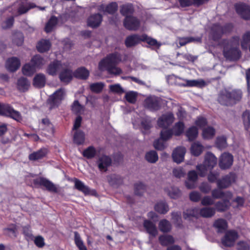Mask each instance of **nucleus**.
Wrapping results in <instances>:
<instances>
[{"label":"nucleus","instance_id":"2","mask_svg":"<svg viewBox=\"0 0 250 250\" xmlns=\"http://www.w3.org/2000/svg\"><path fill=\"white\" fill-rule=\"evenodd\" d=\"M242 97V92L240 90L234 89L230 91H223L218 97L219 102L223 105H230L239 102Z\"/></svg>","mask_w":250,"mask_h":250},{"label":"nucleus","instance_id":"18","mask_svg":"<svg viewBox=\"0 0 250 250\" xmlns=\"http://www.w3.org/2000/svg\"><path fill=\"white\" fill-rule=\"evenodd\" d=\"M237 13L243 18L250 19V7L243 3H238L235 6Z\"/></svg>","mask_w":250,"mask_h":250},{"label":"nucleus","instance_id":"9","mask_svg":"<svg viewBox=\"0 0 250 250\" xmlns=\"http://www.w3.org/2000/svg\"><path fill=\"white\" fill-rule=\"evenodd\" d=\"M231 28V25H229L224 28L219 25H215L211 29L210 37L214 41L217 40L221 37L223 34L229 32Z\"/></svg>","mask_w":250,"mask_h":250},{"label":"nucleus","instance_id":"61","mask_svg":"<svg viewBox=\"0 0 250 250\" xmlns=\"http://www.w3.org/2000/svg\"><path fill=\"white\" fill-rule=\"evenodd\" d=\"M104 84L102 83H96L91 84L90 85V89L95 93H99L102 91Z\"/></svg>","mask_w":250,"mask_h":250},{"label":"nucleus","instance_id":"23","mask_svg":"<svg viewBox=\"0 0 250 250\" xmlns=\"http://www.w3.org/2000/svg\"><path fill=\"white\" fill-rule=\"evenodd\" d=\"M144 227L146 229L147 232L150 235L149 238L155 237L158 234V230L155 225L147 220H145L144 222Z\"/></svg>","mask_w":250,"mask_h":250},{"label":"nucleus","instance_id":"26","mask_svg":"<svg viewBox=\"0 0 250 250\" xmlns=\"http://www.w3.org/2000/svg\"><path fill=\"white\" fill-rule=\"evenodd\" d=\"M111 163V159L106 156H102L98 161V166L99 169L102 171H105Z\"/></svg>","mask_w":250,"mask_h":250},{"label":"nucleus","instance_id":"7","mask_svg":"<svg viewBox=\"0 0 250 250\" xmlns=\"http://www.w3.org/2000/svg\"><path fill=\"white\" fill-rule=\"evenodd\" d=\"M233 162V156L229 153L225 152L219 158V166L222 169H227L231 167Z\"/></svg>","mask_w":250,"mask_h":250},{"label":"nucleus","instance_id":"21","mask_svg":"<svg viewBox=\"0 0 250 250\" xmlns=\"http://www.w3.org/2000/svg\"><path fill=\"white\" fill-rule=\"evenodd\" d=\"M186 152V149L185 147L179 146L176 148L172 155L173 161L178 164L183 162Z\"/></svg>","mask_w":250,"mask_h":250},{"label":"nucleus","instance_id":"14","mask_svg":"<svg viewBox=\"0 0 250 250\" xmlns=\"http://www.w3.org/2000/svg\"><path fill=\"white\" fill-rule=\"evenodd\" d=\"M174 116L171 113H167L163 115L158 120V125L166 128L169 126L174 121Z\"/></svg>","mask_w":250,"mask_h":250},{"label":"nucleus","instance_id":"30","mask_svg":"<svg viewBox=\"0 0 250 250\" xmlns=\"http://www.w3.org/2000/svg\"><path fill=\"white\" fill-rule=\"evenodd\" d=\"M215 208L211 207H205L199 208V216L205 218H210L214 216L215 213Z\"/></svg>","mask_w":250,"mask_h":250},{"label":"nucleus","instance_id":"40","mask_svg":"<svg viewBox=\"0 0 250 250\" xmlns=\"http://www.w3.org/2000/svg\"><path fill=\"white\" fill-rule=\"evenodd\" d=\"M51 46L50 42L49 41L42 40L39 42L37 46L38 50L40 52H44L48 51Z\"/></svg>","mask_w":250,"mask_h":250},{"label":"nucleus","instance_id":"43","mask_svg":"<svg viewBox=\"0 0 250 250\" xmlns=\"http://www.w3.org/2000/svg\"><path fill=\"white\" fill-rule=\"evenodd\" d=\"M18 89L22 91H25L28 89L30 86V83L25 78H21L19 79L17 83Z\"/></svg>","mask_w":250,"mask_h":250},{"label":"nucleus","instance_id":"48","mask_svg":"<svg viewBox=\"0 0 250 250\" xmlns=\"http://www.w3.org/2000/svg\"><path fill=\"white\" fill-rule=\"evenodd\" d=\"M84 133L83 131H78L74 134L73 140L77 145H81L84 143Z\"/></svg>","mask_w":250,"mask_h":250},{"label":"nucleus","instance_id":"58","mask_svg":"<svg viewBox=\"0 0 250 250\" xmlns=\"http://www.w3.org/2000/svg\"><path fill=\"white\" fill-rule=\"evenodd\" d=\"M242 118L245 128L248 130L250 127V112L248 110L244 112Z\"/></svg>","mask_w":250,"mask_h":250},{"label":"nucleus","instance_id":"28","mask_svg":"<svg viewBox=\"0 0 250 250\" xmlns=\"http://www.w3.org/2000/svg\"><path fill=\"white\" fill-rule=\"evenodd\" d=\"M231 199L224 198L222 201L217 202L215 204V210L219 212H223L228 209L231 205L230 202Z\"/></svg>","mask_w":250,"mask_h":250},{"label":"nucleus","instance_id":"49","mask_svg":"<svg viewBox=\"0 0 250 250\" xmlns=\"http://www.w3.org/2000/svg\"><path fill=\"white\" fill-rule=\"evenodd\" d=\"M146 159L150 163L156 162L158 159V156L155 151L151 150L147 152L146 154Z\"/></svg>","mask_w":250,"mask_h":250},{"label":"nucleus","instance_id":"35","mask_svg":"<svg viewBox=\"0 0 250 250\" xmlns=\"http://www.w3.org/2000/svg\"><path fill=\"white\" fill-rule=\"evenodd\" d=\"M46 82L45 77L44 74H38L35 76L33 80V84L37 87H42L44 86Z\"/></svg>","mask_w":250,"mask_h":250},{"label":"nucleus","instance_id":"24","mask_svg":"<svg viewBox=\"0 0 250 250\" xmlns=\"http://www.w3.org/2000/svg\"><path fill=\"white\" fill-rule=\"evenodd\" d=\"M221 188H216L212 190L211 195L214 199H221V198H232V194L231 192L227 191L223 192Z\"/></svg>","mask_w":250,"mask_h":250},{"label":"nucleus","instance_id":"38","mask_svg":"<svg viewBox=\"0 0 250 250\" xmlns=\"http://www.w3.org/2000/svg\"><path fill=\"white\" fill-rule=\"evenodd\" d=\"M155 210L159 213L165 214L169 210L168 206L164 201H161L157 203L155 207Z\"/></svg>","mask_w":250,"mask_h":250},{"label":"nucleus","instance_id":"51","mask_svg":"<svg viewBox=\"0 0 250 250\" xmlns=\"http://www.w3.org/2000/svg\"><path fill=\"white\" fill-rule=\"evenodd\" d=\"M250 42V31L245 33L242 37L241 42V47L244 49H247Z\"/></svg>","mask_w":250,"mask_h":250},{"label":"nucleus","instance_id":"62","mask_svg":"<svg viewBox=\"0 0 250 250\" xmlns=\"http://www.w3.org/2000/svg\"><path fill=\"white\" fill-rule=\"evenodd\" d=\"M125 97L127 102L130 103H134L136 100L137 93L133 91H129L126 93Z\"/></svg>","mask_w":250,"mask_h":250},{"label":"nucleus","instance_id":"50","mask_svg":"<svg viewBox=\"0 0 250 250\" xmlns=\"http://www.w3.org/2000/svg\"><path fill=\"white\" fill-rule=\"evenodd\" d=\"M159 228L163 232L169 231L171 229L170 223L168 221L163 219L159 222Z\"/></svg>","mask_w":250,"mask_h":250},{"label":"nucleus","instance_id":"54","mask_svg":"<svg viewBox=\"0 0 250 250\" xmlns=\"http://www.w3.org/2000/svg\"><path fill=\"white\" fill-rule=\"evenodd\" d=\"M198 133L197 127L192 126L187 130L186 135L190 141H192L197 137Z\"/></svg>","mask_w":250,"mask_h":250},{"label":"nucleus","instance_id":"5","mask_svg":"<svg viewBox=\"0 0 250 250\" xmlns=\"http://www.w3.org/2000/svg\"><path fill=\"white\" fill-rule=\"evenodd\" d=\"M141 41H145L151 45L160 46V44L156 40L152 39L145 34L142 35L141 36L138 35H133L128 36L125 40V44L127 47H131L136 45Z\"/></svg>","mask_w":250,"mask_h":250},{"label":"nucleus","instance_id":"29","mask_svg":"<svg viewBox=\"0 0 250 250\" xmlns=\"http://www.w3.org/2000/svg\"><path fill=\"white\" fill-rule=\"evenodd\" d=\"M118 9V5L116 2H111L110 4L105 5L102 4L99 7V10L104 13L113 14Z\"/></svg>","mask_w":250,"mask_h":250},{"label":"nucleus","instance_id":"19","mask_svg":"<svg viewBox=\"0 0 250 250\" xmlns=\"http://www.w3.org/2000/svg\"><path fill=\"white\" fill-rule=\"evenodd\" d=\"M20 60L15 57L8 58L5 62L6 69L11 72L16 71L20 67Z\"/></svg>","mask_w":250,"mask_h":250},{"label":"nucleus","instance_id":"53","mask_svg":"<svg viewBox=\"0 0 250 250\" xmlns=\"http://www.w3.org/2000/svg\"><path fill=\"white\" fill-rule=\"evenodd\" d=\"M42 124L44 130H46L50 134H53V125L47 119H43Z\"/></svg>","mask_w":250,"mask_h":250},{"label":"nucleus","instance_id":"47","mask_svg":"<svg viewBox=\"0 0 250 250\" xmlns=\"http://www.w3.org/2000/svg\"><path fill=\"white\" fill-rule=\"evenodd\" d=\"M35 6L33 3H27L23 2L18 8V13L19 14H22L26 13L30 9L33 8Z\"/></svg>","mask_w":250,"mask_h":250},{"label":"nucleus","instance_id":"32","mask_svg":"<svg viewBox=\"0 0 250 250\" xmlns=\"http://www.w3.org/2000/svg\"><path fill=\"white\" fill-rule=\"evenodd\" d=\"M185 125L182 122H179L175 124L172 130L164 129L163 130H169L172 133V135L179 136L184 132Z\"/></svg>","mask_w":250,"mask_h":250},{"label":"nucleus","instance_id":"45","mask_svg":"<svg viewBox=\"0 0 250 250\" xmlns=\"http://www.w3.org/2000/svg\"><path fill=\"white\" fill-rule=\"evenodd\" d=\"M199 208H194L191 209H187L184 212V217L185 219H188L190 217H198L199 216Z\"/></svg>","mask_w":250,"mask_h":250},{"label":"nucleus","instance_id":"13","mask_svg":"<svg viewBox=\"0 0 250 250\" xmlns=\"http://www.w3.org/2000/svg\"><path fill=\"white\" fill-rule=\"evenodd\" d=\"M238 237V234L235 231L230 230L226 233L224 237L222 239V242L224 245L230 247L233 245Z\"/></svg>","mask_w":250,"mask_h":250},{"label":"nucleus","instance_id":"3","mask_svg":"<svg viewBox=\"0 0 250 250\" xmlns=\"http://www.w3.org/2000/svg\"><path fill=\"white\" fill-rule=\"evenodd\" d=\"M239 38L233 37L224 47V56L230 60H237L241 57V51L239 49Z\"/></svg>","mask_w":250,"mask_h":250},{"label":"nucleus","instance_id":"11","mask_svg":"<svg viewBox=\"0 0 250 250\" xmlns=\"http://www.w3.org/2000/svg\"><path fill=\"white\" fill-rule=\"evenodd\" d=\"M73 76L74 74L68 64L63 63V68L59 75L61 81L64 83H68L71 81Z\"/></svg>","mask_w":250,"mask_h":250},{"label":"nucleus","instance_id":"6","mask_svg":"<svg viewBox=\"0 0 250 250\" xmlns=\"http://www.w3.org/2000/svg\"><path fill=\"white\" fill-rule=\"evenodd\" d=\"M0 115L10 117L18 121L21 120L20 113L15 111L9 104H1L0 108Z\"/></svg>","mask_w":250,"mask_h":250},{"label":"nucleus","instance_id":"55","mask_svg":"<svg viewBox=\"0 0 250 250\" xmlns=\"http://www.w3.org/2000/svg\"><path fill=\"white\" fill-rule=\"evenodd\" d=\"M96 153V150L95 148L92 146H90L85 149L83 153V154L84 157L90 159L93 158Z\"/></svg>","mask_w":250,"mask_h":250},{"label":"nucleus","instance_id":"8","mask_svg":"<svg viewBox=\"0 0 250 250\" xmlns=\"http://www.w3.org/2000/svg\"><path fill=\"white\" fill-rule=\"evenodd\" d=\"M172 137V133L169 130H162L161 132L160 139L155 141L154 143V147L158 150H162L166 147L164 141H167Z\"/></svg>","mask_w":250,"mask_h":250},{"label":"nucleus","instance_id":"16","mask_svg":"<svg viewBox=\"0 0 250 250\" xmlns=\"http://www.w3.org/2000/svg\"><path fill=\"white\" fill-rule=\"evenodd\" d=\"M63 66V63L58 61H54L49 64L46 69V72L50 75L56 76L58 72L61 73Z\"/></svg>","mask_w":250,"mask_h":250},{"label":"nucleus","instance_id":"60","mask_svg":"<svg viewBox=\"0 0 250 250\" xmlns=\"http://www.w3.org/2000/svg\"><path fill=\"white\" fill-rule=\"evenodd\" d=\"M109 88L110 91L114 93L121 94L125 92L123 88L119 84L110 85H109Z\"/></svg>","mask_w":250,"mask_h":250},{"label":"nucleus","instance_id":"44","mask_svg":"<svg viewBox=\"0 0 250 250\" xmlns=\"http://www.w3.org/2000/svg\"><path fill=\"white\" fill-rule=\"evenodd\" d=\"M215 129L210 126L204 128L202 132V136L205 139H211L215 135Z\"/></svg>","mask_w":250,"mask_h":250},{"label":"nucleus","instance_id":"37","mask_svg":"<svg viewBox=\"0 0 250 250\" xmlns=\"http://www.w3.org/2000/svg\"><path fill=\"white\" fill-rule=\"evenodd\" d=\"M166 192L168 196L173 199L179 198L181 194L180 190L177 188L170 187L165 189Z\"/></svg>","mask_w":250,"mask_h":250},{"label":"nucleus","instance_id":"63","mask_svg":"<svg viewBox=\"0 0 250 250\" xmlns=\"http://www.w3.org/2000/svg\"><path fill=\"white\" fill-rule=\"evenodd\" d=\"M216 146L219 149H223L227 146L226 138L224 137H220L217 138Z\"/></svg>","mask_w":250,"mask_h":250},{"label":"nucleus","instance_id":"17","mask_svg":"<svg viewBox=\"0 0 250 250\" xmlns=\"http://www.w3.org/2000/svg\"><path fill=\"white\" fill-rule=\"evenodd\" d=\"M177 79H181V78L178 77ZM184 82L183 83H179V84L184 87H202L206 85L207 83L203 79L198 80H188L187 79H182Z\"/></svg>","mask_w":250,"mask_h":250},{"label":"nucleus","instance_id":"10","mask_svg":"<svg viewBox=\"0 0 250 250\" xmlns=\"http://www.w3.org/2000/svg\"><path fill=\"white\" fill-rule=\"evenodd\" d=\"M236 175L230 173L223 177L221 179L217 181V187L219 188H226L229 187L232 183L235 181Z\"/></svg>","mask_w":250,"mask_h":250},{"label":"nucleus","instance_id":"31","mask_svg":"<svg viewBox=\"0 0 250 250\" xmlns=\"http://www.w3.org/2000/svg\"><path fill=\"white\" fill-rule=\"evenodd\" d=\"M213 227L218 232H223L228 228L227 221L223 219H218L216 220L214 224Z\"/></svg>","mask_w":250,"mask_h":250},{"label":"nucleus","instance_id":"12","mask_svg":"<svg viewBox=\"0 0 250 250\" xmlns=\"http://www.w3.org/2000/svg\"><path fill=\"white\" fill-rule=\"evenodd\" d=\"M65 95L64 89L60 88L50 96L49 100L53 106H58L64 99Z\"/></svg>","mask_w":250,"mask_h":250},{"label":"nucleus","instance_id":"41","mask_svg":"<svg viewBox=\"0 0 250 250\" xmlns=\"http://www.w3.org/2000/svg\"><path fill=\"white\" fill-rule=\"evenodd\" d=\"M31 63L33 64L36 69L41 68L45 63V61L40 55L34 56L31 60Z\"/></svg>","mask_w":250,"mask_h":250},{"label":"nucleus","instance_id":"36","mask_svg":"<svg viewBox=\"0 0 250 250\" xmlns=\"http://www.w3.org/2000/svg\"><path fill=\"white\" fill-rule=\"evenodd\" d=\"M89 75V72L85 68L82 67L78 68L74 73V76L80 79H86Z\"/></svg>","mask_w":250,"mask_h":250},{"label":"nucleus","instance_id":"59","mask_svg":"<svg viewBox=\"0 0 250 250\" xmlns=\"http://www.w3.org/2000/svg\"><path fill=\"white\" fill-rule=\"evenodd\" d=\"M173 175L176 178H180L185 175L186 172L183 168L179 167H175L172 170Z\"/></svg>","mask_w":250,"mask_h":250},{"label":"nucleus","instance_id":"20","mask_svg":"<svg viewBox=\"0 0 250 250\" xmlns=\"http://www.w3.org/2000/svg\"><path fill=\"white\" fill-rule=\"evenodd\" d=\"M34 183L44 187L48 190L56 192L57 188L55 185L48 180L44 178H39L34 180Z\"/></svg>","mask_w":250,"mask_h":250},{"label":"nucleus","instance_id":"34","mask_svg":"<svg viewBox=\"0 0 250 250\" xmlns=\"http://www.w3.org/2000/svg\"><path fill=\"white\" fill-rule=\"evenodd\" d=\"M204 149V146L199 142L193 143L190 147L191 154L195 156H199Z\"/></svg>","mask_w":250,"mask_h":250},{"label":"nucleus","instance_id":"1","mask_svg":"<svg viewBox=\"0 0 250 250\" xmlns=\"http://www.w3.org/2000/svg\"><path fill=\"white\" fill-rule=\"evenodd\" d=\"M121 61L122 58L120 54L112 53L99 62V68L101 71L106 70L109 73L118 75L120 74L122 71L121 69L116 67V65Z\"/></svg>","mask_w":250,"mask_h":250},{"label":"nucleus","instance_id":"15","mask_svg":"<svg viewBox=\"0 0 250 250\" xmlns=\"http://www.w3.org/2000/svg\"><path fill=\"white\" fill-rule=\"evenodd\" d=\"M125 27L130 30H136L140 26V21L135 17L132 16H127L124 21Z\"/></svg>","mask_w":250,"mask_h":250},{"label":"nucleus","instance_id":"27","mask_svg":"<svg viewBox=\"0 0 250 250\" xmlns=\"http://www.w3.org/2000/svg\"><path fill=\"white\" fill-rule=\"evenodd\" d=\"M102 21V17L100 14H93L88 19L87 24L93 28L97 27L100 25Z\"/></svg>","mask_w":250,"mask_h":250},{"label":"nucleus","instance_id":"33","mask_svg":"<svg viewBox=\"0 0 250 250\" xmlns=\"http://www.w3.org/2000/svg\"><path fill=\"white\" fill-rule=\"evenodd\" d=\"M74 183L75 187L77 189L82 191L85 194H89L91 193L90 188L85 185L81 181L77 179H75L74 180Z\"/></svg>","mask_w":250,"mask_h":250},{"label":"nucleus","instance_id":"39","mask_svg":"<svg viewBox=\"0 0 250 250\" xmlns=\"http://www.w3.org/2000/svg\"><path fill=\"white\" fill-rule=\"evenodd\" d=\"M159 240L163 246H167L174 243L173 237L169 235H163L159 237Z\"/></svg>","mask_w":250,"mask_h":250},{"label":"nucleus","instance_id":"22","mask_svg":"<svg viewBox=\"0 0 250 250\" xmlns=\"http://www.w3.org/2000/svg\"><path fill=\"white\" fill-rule=\"evenodd\" d=\"M160 100L156 97H149L145 101V106L151 110H158L160 106Z\"/></svg>","mask_w":250,"mask_h":250},{"label":"nucleus","instance_id":"25","mask_svg":"<svg viewBox=\"0 0 250 250\" xmlns=\"http://www.w3.org/2000/svg\"><path fill=\"white\" fill-rule=\"evenodd\" d=\"M48 150L46 148H42L39 150L34 152L29 155V159L31 161H37L45 157L48 154Z\"/></svg>","mask_w":250,"mask_h":250},{"label":"nucleus","instance_id":"52","mask_svg":"<svg viewBox=\"0 0 250 250\" xmlns=\"http://www.w3.org/2000/svg\"><path fill=\"white\" fill-rule=\"evenodd\" d=\"M75 243L79 250H87L86 247L84 245L80 235L77 232H75Z\"/></svg>","mask_w":250,"mask_h":250},{"label":"nucleus","instance_id":"42","mask_svg":"<svg viewBox=\"0 0 250 250\" xmlns=\"http://www.w3.org/2000/svg\"><path fill=\"white\" fill-rule=\"evenodd\" d=\"M36 68L31 63V62L25 64L22 68V72L23 75L31 76L36 71Z\"/></svg>","mask_w":250,"mask_h":250},{"label":"nucleus","instance_id":"56","mask_svg":"<svg viewBox=\"0 0 250 250\" xmlns=\"http://www.w3.org/2000/svg\"><path fill=\"white\" fill-rule=\"evenodd\" d=\"M133 12V8L131 4L124 5L121 9V14L124 16H125L126 17H127V16H130V15H131Z\"/></svg>","mask_w":250,"mask_h":250},{"label":"nucleus","instance_id":"64","mask_svg":"<svg viewBox=\"0 0 250 250\" xmlns=\"http://www.w3.org/2000/svg\"><path fill=\"white\" fill-rule=\"evenodd\" d=\"M250 242L240 241L237 245L238 250H249Z\"/></svg>","mask_w":250,"mask_h":250},{"label":"nucleus","instance_id":"57","mask_svg":"<svg viewBox=\"0 0 250 250\" xmlns=\"http://www.w3.org/2000/svg\"><path fill=\"white\" fill-rule=\"evenodd\" d=\"M84 110V106L81 105L78 101H75L72 105V110L76 114H82Z\"/></svg>","mask_w":250,"mask_h":250},{"label":"nucleus","instance_id":"46","mask_svg":"<svg viewBox=\"0 0 250 250\" xmlns=\"http://www.w3.org/2000/svg\"><path fill=\"white\" fill-rule=\"evenodd\" d=\"M58 22V20L57 18L54 16H52L51 17L49 21L46 24L45 27V30L47 33L51 32L52 30L54 29L55 26L56 25Z\"/></svg>","mask_w":250,"mask_h":250},{"label":"nucleus","instance_id":"4","mask_svg":"<svg viewBox=\"0 0 250 250\" xmlns=\"http://www.w3.org/2000/svg\"><path fill=\"white\" fill-rule=\"evenodd\" d=\"M217 158L211 153L208 152L205 157L203 165H198L196 169L201 177H204L208 170L212 169L217 163Z\"/></svg>","mask_w":250,"mask_h":250}]
</instances>
